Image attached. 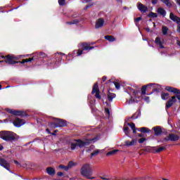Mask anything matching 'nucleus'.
Returning <instances> with one entry per match:
<instances>
[{
	"instance_id": "nucleus-1",
	"label": "nucleus",
	"mask_w": 180,
	"mask_h": 180,
	"mask_svg": "<svg viewBox=\"0 0 180 180\" xmlns=\"http://www.w3.org/2000/svg\"><path fill=\"white\" fill-rule=\"evenodd\" d=\"M80 174L82 176H85L86 179H95L94 175V171L92 170V166L89 163L84 164L80 169Z\"/></svg>"
},
{
	"instance_id": "nucleus-2",
	"label": "nucleus",
	"mask_w": 180,
	"mask_h": 180,
	"mask_svg": "<svg viewBox=\"0 0 180 180\" xmlns=\"http://www.w3.org/2000/svg\"><path fill=\"white\" fill-rule=\"evenodd\" d=\"M18 135L13 131H0V139L7 141V143H11L12 141H16Z\"/></svg>"
},
{
	"instance_id": "nucleus-3",
	"label": "nucleus",
	"mask_w": 180,
	"mask_h": 180,
	"mask_svg": "<svg viewBox=\"0 0 180 180\" xmlns=\"http://www.w3.org/2000/svg\"><path fill=\"white\" fill-rule=\"evenodd\" d=\"M81 49L77 51V56H82L84 54V51H91V50L94 49L95 47L91 46V44L84 42L80 45Z\"/></svg>"
},
{
	"instance_id": "nucleus-4",
	"label": "nucleus",
	"mask_w": 180,
	"mask_h": 180,
	"mask_svg": "<svg viewBox=\"0 0 180 180\" xmlns=\"http://www.w3.org/2000/svg\"><path fill=\"white\" fill-rule=\"evenodd\" d=\"M49 125L50 127H52V129H57V127H65L68 126L67 121L58 118H56V122H51Z\"/></svg>"
},
{
	"instance_id": "nucleus-5",
	"label": "nucleus",
	"mask_w": 180,
	"mask_h": 180,
	"mask_svg": "<svg viewBox=\"0 0 180 180\" xmlns=\"http://www.w3.org/2000/svg\"><path fill=\"white\" fill-rule=\"evenodd\" d=\"M6 110L10 115H13V116H20V117H25L27 116V113L23 110H14L11 108H6Z\"/></svg>"
},
{
	"instance_id": "nucleus-6",
	"label": "nucleus",
	"mask_w": 180,
	"mask_h": 180,
	"mask_svg": "<svg viewBox=\"0 0 180 180\" xmlns=\"http://www.w3.org/2000/svg\"><path fill=\"white\" fill-rule=\"evenodd\" d=\"M5 60H0V63H6V64H8V65H13V64H19V62L16 61L18 58L11 56L7 55L4 57Z\"/></svg>"
},
{
	"instance_id": "nucleus-7",
	"label": "nucleus",
	"mask_w": 180,
	"mask_h": 180,
	"mask_svg": "<svg viewBox=\"0 0 180 180\" xmlns=\"http://www.w3.org/2000/svg\"><path fill=\"white\" fill-rule=\"evenodd\" d=\"M165 91H167V92H171L172 94H174L175 96H173V97H175V99H178L179 102L180 103V90L179 89L167 86L165 88Z\"/></svg>"
},
{
	"instance_id": "nucleus-8",
	"label": "nucleus",
	"mask_w": 180,
	"mask_h": 180,
	"mask_svg": "<svg viewBox=\"0 0 180 180\" xmlns=\"http://www.w3.org/2000/svg\"><path fill=\"white\" fill-rule=\"evenodd\" d=\"M94 94H95V98H96V99H102V97L101 96V91L99 90V86L98 85V83H96L93 86L91 95H94Z\"/></svg>"
},
{
	"instance_id": "nucleus-9",
	"label": "nucleus",
	"mask_w": 180,
	"mask_h": 180,
	"mask_svg": "<svg viewBox=\"0 0 180 180\" xmlns=\"http://www.w3.org/2000/svg\"><path fill=\"white\" fill-rule=\"evenodd\" d=\"M0 166L7 169L11 172V163H9L4 158H0Z\"/></svg>"
},
{
	"instance_id": "nucleus-10",
	"label": "nucleus",
	"mask_w": 180,
	"mask_h": 180,
	"mask_svg": "<svg viewBox=\"0 0 180 180\" xmlns=\"http://www.w3.org/2000/svg\"><path fill=\"white\" fill-rule=\"evenodd\" d=\"M178 140H179V136L174 134H169L164 139V141H178Z\"/></svg>"
},
{
	"instance_id": "nucleus-11",
	"label": "nucleus",
	"mask_w": 180,
	"mask_h": 180,
	"mask_svg": "<svg viewBox=\"0 0 180 180\" xmlns=\"http://www.w3.org/2000/svg\"><path fill=\"white\" fill-rule=\"evenodd\" d=\"M24 124H25V122H23V120L19 117H16L13 122V124L15 127H20L21 126H23Z\"/></svg>"
},
{
	"instance_id": "nucleus-12",
	"label": "nucleus",
	"mask_w": 180,
	"mask_h": 180,
	"mask_svg": "<svg viewBox=\"0 0 180 180\" xmlns=\"http://www.w3.org/2000/svg\"><path fill=\"white\" fill-rule=\"evenodd\" d=\"M137 8L141 13H146V12H148V7L141 3H138Z\"/></svg>"
},
{
	"instance_id": "nucleus-13",
	"label": "nucleus",
	"mask_w": 180,
	"mask_h": 180,
	"mask_svg": "<svg viewBox=\"0 0 180 180\" xmlns=\"http://www.w3.org/2000/svg\"><path fill=\"white\" fill-rule=\"evenodd\" d=\"M174 103H176V99H175V97L172 96V98L166 103L165 109H169Z\"/></svg>"
},
{
	"instance_id": "nucleus-14",
	"label": "nucleus",
	"mask_w": 180,
	"mask_h": 180,
	"mask_svg": "<svg viewBox=\"0 0 180 180\" xmlns=\"http://www.w3.org/2000/svg\"><path fill=\"white\" fill-rule=\"evenodd\" d=\"M75 141H76V144L79 148H82V147H85V146H88L89 144L87 141H84L81 139H75Z\"/></svg>"
},
{
	"instance_id": "nucleus-15",
	"label": "nucleus",
	"mask_w": 180,
	"mask_h": 180,
	"mask_svg": "<svg viewBox=\"0 0 180 180\" xmlns=\"http://www.w3.org/2000/svg\"><path fill=\"white\" fill-rule=\"evenodd\" d=\"M105 20L103 18H98L96 22L95 29H101L103 26Z\"/></svg>"
},
{
	"instance_id": "nucleus-16",
	"label": "nucleus",
	"mask_w": 180,
	"mask_h": 180,
	"mask_svg": "<svg viewBox=\"0 0 180 180\" xmlns=\"http://www.w3.org/2000/svg\"><path fill=\"white\" fill-rule=\"evenodd\" d=\"M153 85H154V84H153V83H150L148 84L143 85L141 89V95H146L147 88H148V86H153Z\"/></svg>"
},
{
	"instance_id": "nucleus-17",
	"label": "nucleus",
	"mask_w": 180,
	"mask_h": 180,
	"mask_svg": "<svg viewBox=\"0 0 180 180\" xmlns=\"http://www.w3.org/2000/svg\"><path fill=\"white\" fill-rule=\"evenodd\" d=\"M169 19H171V20H172L173 22H176V23H180V18L175 15L174 13H170Z\"/></svg>"
},
{
	"instance_id": "nucleus-18",
	"label": "nucleus",
	"mask_w": 180,
	"mask_h": 180,
	"mask_svg": "<svg viewBox=\"0 0 180 180\" xmlns=\"http://www.w3.org/2000/svg\"><path fill=\"white\" fill-rule=\"evenodd\" d=\"M153 130L155 131V136H161L162 134V129L161 127H155L153 128Z\"/></svg>"
},
{
	"instance_id": "nucleus-19",
	"label": "nucleus",
	"mask_w": 180,
	"mask_h": 180,
	"mask_svg": "<svg viewBox=\"0 0 180 180\" xmlns=\"http://www.w3.org/2000/svg\"><path fill=\"white\" fill-rule=\"evenodd\" d=\"M155 44H158L160 47V49H165V46H164V42L161 41V38L160 37H157L155 40Z\"/></svg>"
},
{
	"instance_id": "nucleus-20",
	"label": "nucleus",
	"mask_w": 180,
	"mask_h": 180,
	"mask_svg": "<svg viewBox=\"0 0 180 180\" xmlns=\"http://www.w3.org/2000/svg\"><path fill=\"white\" fill-rule=\"evenodd\" d=\"M136 144H137V139H134L131 141H125V146H127V147H131V146H136Z\"/></svg>"
},
{
	"instance_id": "nucleus-21",
	"label": "nucleus",
	"mask_w": 180,
	"mask_h": 180,
	"mask_svg": "<svg viewBox=\"0 0 180 180\" xmlns=\"http://www.w3.org/2000/svg\"><path fill=\"white\" fill-rule=\"evenodd\" d=\"M46 172L48 175H51V176L56 175V169L51 167L46 168Z\"/></svg>"
},
{
	"instance_id": "nucleus-22",
	"label": "nucleus",
	"mask_w": 180,
	"mask_h": 180,
	"mask_svg": "<svg viewBox=\"0 0 180 180\" xmlns=\"http://www.w3.org/2000/svg\"><path fill=\"white\" fill-rule=\"evenodd\" d=\"M157 13L159 15L163 16V18H165V15H167V11H165V10L163 8H158L157 10Z\"/></svg>"
},
{
	"instance_id": "nucleus-23",
	"label": "nucleus",
	"mask_w": 180,
	"mask_h": 180,
	"mask_svg": "<svg viewBox=\"0 0 180 180\" xmlns=\"http://www.w3.org/2000/svg\"><path fill=\"white\" fill-rule=\"evenodd\" d=\"M104 39L110 42L116 41V38L113 35H106L104 37Z\"/></svg>"
},
{
	"instance_id": "nucleus-24",
	"label": "nucleus",
	"mask_w": 180,
	"mask_h": 180,
	"mask_svg": "<svg viewBox=\"0 0 180 180\" xmlns=\"http://www.w3.org/2000/svg\"><path fill=\"white\" fill-rule=\"evenodd\" d=\"M115 98H116V94H115L108 92V100L110 102H112L113 101V99H115Z\"/></svg>"
},
{
	"instance_id": "nucleus-25",
	"label": "nucleus",
	"mask_w": 180,
	"mask_h": 180,
	"mask_svg": "<svg viewBox=\"0 0 180 180\" xmlns=\"http://www.w3.org/2000/svg\"><path fill=\"white\" fill-rule=\"evenodd\" d=\"M168 98H169V93L162 92L161 98L162 99V101H167L168 100Z\"/></svg>"
},
{
	"instance_id": "nucleus-26",
	"label": "nucleus",
	"mask_w": 180,
	"mask_h": 180,
	"mask_svg": "<svg viewBox=\"0 0 180 180\" xmlns=\"http://www.w3.org/2000/svg\"><path fill=\"white\" fill-rule=\"evenodd\" d=\"M117 153H119V150L115 149V150H110V151L108 152L106 155L108 157H109L110 155H115V154H117Z\"/></svg>"
},
{
	"instance_id": "nucleus-27",
	"label": "nucleus",
	"mask_w": 180,
	"mask_h": 180,
	"mask_svg": "<svg viewBox=\"0 0 180 180\" xmlns=\"http://www.w3.org/2000/svg\"><path fill=\"white\" fill-rule=\"evenodd\" d=\"M162 4H165L167 8H171L172 6V3L169 0H160Z\"/></svg>"
},
{
	"instance_id": "nucleus-28",
	"label": "nucleus",
	"mask_w": 180,
	"mask_h": 180,
	"mask_svg": "<svg viewBox=\"0 0 180 180\" xmlns=\"http://www.w3.org/2000/svg\"><path fill=\"white\" fill-rule=\"evenodd\" d=\"M153 149L155 150V147H153ZM164 150H167V147H165V146H160L158 149H155V153H161V151H164Z\"/></svg>"
},
{
	"instance_id": "nucleus-29",
	"label": "nucleus",
	"mask_w": 180,
	"mask_h": 180,
	"mask_svg": "<svg viewBox=\"0 0 180 180\" xmlns=\"http://www.w3.org/2000/svg\"><path fill=\"white\" fill-rule=\"evenodd\" d=\"M168 30H169V29H168V27L167 26H163L162 27V33L164 36H167V34L168 33Z\"/></svg>"
},
{
	"instance_id": "nucleus-30",
	"label": "nucleus",
	"mask_w": 180,
	"mask_h": 180,
	"mask_svg": "<svg viewBox=\"0 0 180 180\" xmlns=\"http://www.w3.org/2000/svg\"><path fill=\"white\" fill-rule=\"evenodd\" d=\"M148 18H158V14H157V13H154V12L151 11L148 14Z\"/></svg>"
},
{
	"instance_id": "nucleus-31",
	"label": "nucleus",
	"mask_w": 180,
	"mask_h": 180,
	"mask_svg": "<svg viewBox=\"0 0 180 180\" xmlns=\"http://www.w3.org/2000/svg\"><path fill=\"white\" fill-rule=\"evenodd\" d=\"M140 131H141V133H150V131H151V130H150L147 127H141Z\"/></svg>"
},
{
	"instance_id": "nucleus-32",
	"label": "nucleus",
	"mask_w": 180,
	"mask_h": 180,
	"mask_svg": "<svg viewBox=\"0 0 180 180\" xmlns=\"http://www.w3.org/2000/svg\"><path fill=\"white\" fill-rule=\"evenodd\" d=\"M124 133L125 134V136H127L129 137V134H130V129H129L128 127H124L123 128Z\"/></svg>"
},
{
	"instance_id": "nucleus-33",
	"label": "nucleus",
	"mask_w": 180,
	"mask_h": 180,
	"mask_svg": "<svg viewBox=\"0 0 180 180\" xmlns=\"http://www.w3.org/2000/svg\"><path fill=\"white\" fill-rule=\"evenodd\" d=\"M58 55L64 56L65 54L63 53H56V58H58V60L56 59V61H61V60H63V57H61V56H60V57L57 56H58Z\"/></svg>"
},
{
	"instance_id": "nucleus-34",
	"label": "nucleus",
	"mask_w": 180,
	"mask_h": 180,
	"mask_svg": "<svg viewBox=\"0 0 180 180\" xmlns=\"http://www.w3.org/2000/svg\"><path fill=\"white\" fill-rule=\"evenodd\" d=\"M47 55H46V53H43V52H39V53H37V57L38 58H44V57H46Z\"/></svg>"
},
{
	"instance_id": "nucleus-35",
	"label": "nucleus",
	"mask_w": 180,
	"mask_h": 180,
	"mask_svg": "<svg viewBox=\"0 0 180 180\" xmlns=\"http://www.w3.org/2000/svg\"><path fill=\"white\" fill-rule=\"evenodd\" d=\"M133 94L135 98H138V99H140V97H139V94H140V90H134Z\"/></svg>"
},
{
	"instance_id": "nucleus-36",
	"label": "nucleus",
	"mask_w": 180,
	"mask_h": 180,
	"mask_svg": "<svg viewBox=\"0 0 180 180\" xmlns=\"http://www.w3.org/2000/svg\"><path fill=\"white\" fill-rule=\"evenodd\" d=\"M59 168L63 169L64 171H68V166H65L64 165H60Z\"/></svg>"
},
{
	"instance_id": "nucleus-37",
	"label": "nucleus",
	"mask_w": 180,
	"mask_h": 180,
	"mask_svg": "<svg viewBox=\"0 0 180 180\" xmlns=\"http://www.w3.org/2000/svg\"><path fill=\"white\" fill-rule=\"evenodd\" d=\"M139 115H137L136 113H134V115H132L131 117L128 118V122H130V119H138Z\"/></svg>"
},
{
	"instance_id": "nucleus-38",
	"label": "nucleus",
	"mask_w": 180,
	"mask_h": 180,
	"mask_svg": "<svg viewBox=\"0 0 180 180\" xmlns=\"http://www.w3.org/2000/svg\"><path fill=\"white\" fill-rule=\"evenodd\" d=\"M144 141H147L146 138H141L138 140V142L139 143V144H143V143H144Z\"/></svg>"
},
{
	"instance_id": "nucleus-39",
	"label": "nucleus",
	"mask_w": 180,
	"mask_h": 180,
	"mask_svg": "<svg viewBox=\"0 0 180 180\" xmlns=\"http://www.w3.org/2000/svg\"><path fill=\"white\" fill-rule=\"evenodd\" d=\"M116 89H120V84L117 82H112Z\"/></svg>"
},
{
	"instance_id": "nucleus-40",
	"label": "nucleus",
	"mask_w": 180,
	"mask_h": 180,
	"mask_svg": "<svg viewBox=\"0 0 180 180\" xmlns=\"http://www.w3.org/2000/svg\"><path fill=\"white\" fill-rule=\"evenodd\" d=\"M70 148L72 151L77 148V143H70Z\"/></svg>"
},
{
	"instance_id": "nucleus-41",
	"label": "nucleus",
	"mask_w": 180,
	"mask_h": 180,
	"mask_svg": "<svg viewBox=\"0 0 180 180\" xmlns=\"http://www.w3.org/2000/svg\"><path fill=\"white\" fill-rule=\"evenodd\" d=\"M99 154V150H95L94 152L91 153V157H95Z\"/></svg>"
},
{
	"instance_id": "nucleus-42",
	"label": "nucleus",
	"mask_w": 180,
	"mask_h": 180,
	"mask_svg": "<svg viewBox=\"0 0 180 180\" xmlns=\"http://www.w3.org/2000/svg\"><path fill=\"white\" fill-rule=\"evenodd\" d=\"M58 4L60 6L65 5V0H58Z\"/></svg>"
},
{
	"instance_id": "nucleus-43",
	"label": "nucleus",
	"mask_w": 180,
	"mask_h": 180,
	"mask_svg": "<svg viewBox=\"0 0 180 180\" xmlns=\"http://www.w3.org/2000/svg\"><path fill=\"white\" fill-rule=\"evenodd\" d=\"M127 124H128V126H129L131 127V129L132 130L134 129H136V124H134V123L131 122V123H128Z\"/></svg>"
},
{
	"instance_id": "nucleus-44",
	"label": "nucleus",
	"mask_w": 180,
	"mask_h": 180,
	"mask_svg": "<svg viewBox=\"0 0 180 180\" xmlns=\"http://www.w3.org/2000/svg\"><path fill=\"white\" fill-rule=\"evenodd\" d=\"M72 167H74V162L70 161L68 165V169H70V168H71Z\"/></svg>"
},
{
	"instance_id": "nucleus-45",
	"label": "nucleus",
	"mask_w": 180,
	"mask_h": 180,
	"mask_svg": "<svg viewBox=\"0 0 180 180\" xmlns=\"http://www.w3.org/2000/svg\"><path fill=\"white\" fill-rule=\"evenodd\" d=\"M81 20H78V19H75L72 21V22L73 23V25H78L79 22H80Z\"/></svg>"
},
{
	"instance_id": "nucleus-46",
	"label": "nucleus",
	"mask_w": 180,
	"mask_h": 180,
	"mask_svg": "<svg viewBox=\"0 0 180 180\" xmlns=\"http://www.w3.org/2000/svg\"><path fill=\"white\" fill-rule=\"evenodd\" d=\"M34 57L30 58L28 59H25V63H32V61H34Z\"/></svg>"
},
{
	"instance_id": "nucleus-47",
	"label": "nucleus",
	"mask_w": 180,
	"mask_h": 180,
	"mask_svg": "<svg viewBox=\"0 0 180 180\" xmlns=\"http://www.w3.org/2000/svg\"><path fill=\"white\" fill-rule=\"evenodd\" d=\"M154 92H160V90L157 88H153L152 90V92L150 94H149V95H153V94H154Z\"/></svg>"
},
{
	"instance_id": "nucleus-48",
	"label": "nucleus",
	"mask_w": 180,
	"mask_h": 180,
	"mask_svg": "<svg viewBox=\"0 0 180 180\" xmlns=\"http://www.w3.org/2000/svg\"><path fill=\"white\" fill-rule=\"evenodd\" d=\"M143 100H144L146 102H147V103H148L150 102V97H148V96H145V97L143 98Z\"/></svg>"
},
{
	"instance_id": "nucleus-49",
	"label": "nucleus",
	"mask_w": 180,
	"mask_h": 180,
	"mask_svg": "<svg viewBox=\"0 0 180 180\" xmlns=\"http://www.w3.org/2000/svg\"><path fill=\"white\" fill-rule=\"evenodd\" d=\"M105 112L108 116H110V110H109V108H105Z\"/></svg>"
},
{
	"instance_id": "nucleus-50",
	"label": "nucleus",
	"mask_w": 180,
	"mask_h": 180,
	"mask_svg": "<svg viewBox=\"0 0 180 180\" xmlns=\"http://www.w3.org/2000/svg\"><path fill=\"white\" fill-rule=\"evenodd\" d=\"M106 79H108V77H106V76H103L101 79V83L103 84V82H105Z\"/></svg>"
},
{
	"instance_id": "nucleus-51",
	"label": "nucleus",
	"mask_w": 180,
	"mask_h": 180,
	"mask_svg": "<svg viewBox=\"0 0 180 180\" xmlns=\"http://www.w3.org/2000/svg\"><path fill=\"white\" fill-rule=\"evenodd\" d=\"M58 131V129L54 130L53 132L51 134V136H57V132Z\"/></svg>"
},
{
	"instance_id": "nucleus-52",
	"label": "nucleus",
	"mask_w": 180,
	"mask_h": 180,
	"mask_svg": "<svg viewBox=\"0 0 180 180\" xmlns=\"http://www.w3.org/2000/svg\"><path fill=\"white\" fill-rule=\"evenodd\" d=\"M58 176H64V173H63L62 172H58L57 173Z\"/></svg>"
},
{
	"instance_id": "nucleus-53",
	"label": "nucleus",
	"mask_w": 180,
	"mask_h": 180,
	"mask_svg": "<svg viewBox=\"0 0 180 180\" xmlns=\"http://www.w3.org/2000/svg\"><path fill=\"white\" fill-rule=\"evenodd\" d=\"M140 20H141V17H138L135 18L134 22H140Z\"/></svg>"
},
{
	"instance_id": "nucleus-54",
	"label": "nucleus",
	"mask_w": 180,
	"mask_h": 180,
	"mask_svg": "<svg viewBox=\"0 0 180 180\" xmlns=\"http://www.w3.org/2000/svg\"><path fill=\"white\" fill-rule=\"evenodd\" d=\"M18 64H25L26 63V59H23L22 61H18Z\"/></svg>"
},
{
	"instance_id": "nucleus-55",
	"label": "nucleus",
	"mask_w": 180,
	"mask_h": 180,
	"mask_svg": "<svg viewBox=\"0 0 180 180\" xmlns=\"http://www.w3.org/2000/svg\"><path fill=\"white\" fill-rule=\"evenodd\" d=\"M158 2V0H152V4L153 5H157Z\"/></svg>"
},
{
	"instance_id": "nucleus-56",
	"label": "nucleus",
	"mask_w": 180,
	"mask_h": 180,
	"mask_svg": "<svg viewBox=\"0 0 180 180\" xmlns=\"http://www.w3.org/2000/svg\"><path fill=\"white\" fill-rule=\"evenodd\" d=\"M101 179L103 180H109V178L103 177V176H100Z\"/></svg>"
},
{
	"instance_id": "nucleus-57",
	"label": "nucleus",
	"mask_w": 180,
	"mask_h": 180,
	"mask_svg": "<svg viewBox=\"0 0 180 180\" xmlns=\"http://www.w3.org/2000/svg\"><path fill=\"white\" fill-rule=\"evenodd\" d=\"M133 97H131V99L129 101V103H133L134 102V100L132 99Z\"/></svg>"
},
{
	"instance_id": "nucleus-58",
	"label": "nucleus",
	"mask_w": 180,
	"mask_h": 180,
	"mask_svg": "<svg viewBox=\"0 0 180 180\" xmlns=\"http://www.w3.org/2000/svg\"><path fill=\"white\" fill-rule=\"evenodd\" d=\"M132 131H133L134 134H136V133H137V129H136V128L132 129Z\"/></svg>"
},
{
	"instance_id": "nucleus-59",
	"label": "nucleus",
	"mask_w": 180,
	"mask_h": 180,
	"mask_svg": "<svg viewBox=\"0 0 180 180\" xmlns=\"http://www.w3.org/2000/svg\"><path fill=\"white\" fill-rule=\"evenodd\" d=\"M138 137H144L143 134H138Z\"/></svg>"
},
{
	"instance_id": "nucleus-60",
	"label": "nucleus",
	"mask_w": 180,
	"mask_h": 180,
	"mask_svg": "<svg viewBox=\"0 0 180 180\" xmlns=\"http://www.w3.org/2000/svg\"><path fill=\"white\" fill-rule=\"evenodd\" d=\"M66 25H73L72 21L66 22Z\"/></svg>"
},
{
	"instance_id": "nucleus-61",
	"label": "nucleus",
	"mask_w": 180,
	"mask_h": 180,
	"mask_svg": "<svg viewBox=\"0 0 180 180\" xmlns=\"http://www.w3.org/2000/svg\"><path fill=\"white\" fill-rule=\"evenodd\" d=\"M177 32L180 33V24L177 26Z\"/></svg>"
},
{
	"instance_id": "nucleus-62",
	"label": "nucleus",
	"mask_w": 180,
	"mask_h": 180,
	"mask_svg": "<svg viewBox=\"0 0 180 180\" xmlns=\"http://www.w3.org/2000/svg\"><path fill=\"white\" fill-rule=\"evenodd\" d=\"M14 163H15L16 165H20V163H19L18 160H14Z\"/></svg>"
},
{
	"instance_id": "nucleus-63",
	"label": "nucleus",
	"mask_w": 180,
	"mask_h": 180,
	"mask_svg": "<svg viewBox=\"0 0 180 180\" xmlns=\"http://www.w3.org/2000/svg\"><path fill=\"white\" fill-rule=\"evenodd\" d=\"M140 179H142L141 177H136L134 179V180H140Z\"/></svg>"
},
{
	"instance_id": "nucleus-64",
	"label": "nucleus",
	"mask_w": 180,
	"mask_h": 180,
	"mask_svg": "<svg viewBox=\"0 0 180 180\" xmlns=\"http://www.w3.org/2000/svg\"><path fill=\"white\" fill-rule=\"evenodd\" d=\"M71 18H78V15L77 14H74L71 16Z\"/></svg>"
}]
</instances>
